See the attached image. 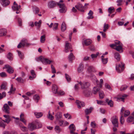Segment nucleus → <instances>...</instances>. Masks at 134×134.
Segmentation results:
<instances>
[{"mask_svg":"<svg viewBox=\"0 0 134 134\" xmlns=\"http://www.w3.org/2000/svg\"><path fill=\"white\" fill-rule=\"evenodd\" d=\"M104 55H102L101 56V60L102 63L104 64H107L108 62V58H104Z\"/></svg>","mask_w":134,"mask_h":134,"instance_id":"33","label":"nucleus"},{"mask_svg":"<svg viewBox=\"0 0 134 134\" xmlns=\"http://www.w3.org/2000/svg\"><path fill=\"white\" fill-rule=\"evenodd\" d=\"M65 78L69 82L71 80V78L70 76L67 74H65Z\"/></svg>","mask_w":134,"mask_h":134,"instance_id":"62","label":"nucleus"},{"mask_svg":"<svg viewBox=\"0 0 134 134\" xmlns=\"http://www.w3.org/2000/svg\"><path fill=\"white\" fill-rule=\"evenodd\" d=\"M48 118L49 119L51 120H52L54 119V117L51 114L50 111H49L48 112V115L47 116Z\"/></svg>","mask_w":134,"mask_h":134,"instance_id":"40","label":"nucleus"},{"mask_svg":"<svg viewBox=\"0 0 134 134\" xmlns=\"http://www.w3.org/2000/svg\"><path fill=\"white\" fill-rule=\"evenodd\" d=\"M54 61L53 60H50L49 59L43 57V60L42 61V63L46 64H49L51 63H53Z\"/></svg>","mask_w":134,"mask_h":134,"instance_id":"14","label":"nucleus"},{"mask_svg":"<svg viewBox=\"0 0 134 134\" xmlns=\"http://www.w3.org/2000/svg\"><path fill=\"white\" fill-rule=\"evenodd\" d=\"M32 44L28 43L27 39L25 38H23L21 40V42L19 43L17 46L18 48H21V47H24L25 46H29L32 45Z\"/></svg>","mask_w":134,"mask_h":134,"instance_id":"1","label":"nucleus"},{"mask_svg":"<svg viewBox=\"0 0 134 134\" xmlns=\"http://www.w3.org/2000/svg\"><path fill=\"white\" fill-rule=\"evenodd\" d=\"M20 129L23 131L26 132L27 130V128L22 125H20Z\"/></svg>","mask_w":134,"mask_h":134,"instance_id":"48","label":"nucleus"},{"mask_svg":"<svg viewBox=\"0 0 134 134\" xmlns=\"http://www.w3.org/2000/svg\"><path fill=\"white\" fill-rule=\"evenodd\" d=\"M69 128L70 130V133H74V132L76 128L73 124H71L69 126Z\"/></svg>","mask_w":134,"mask_h":134,"instance_id":"15","label":"nucleus"},{"mask_svg":"<svg viewBox=\"0 0 134 134\" xmlns=\"http://www.w3.org/2000/svg\"><path fill=\"white\" fill-rule=\"evenodd\" d=\"M71 48L70 44L67 41L66 42L65 46V52L66 53H67L70 51V52H72V50L71 49Z\"/></svg>","mask_w":134,"mask_h":134,"instance_id":"8","label":"nucleus"},{"mask_svg":"<svg viewBox=\"0 0 134 134\" xmlns=\"http://www.w3.org/2000/svg\"><path fill=\"white\" fill-rule=\"evenodd\" d=\"M83 94L86 97H89L91 94L90 90L89 88L84 90L83 91Z\"/></svg>","mask_w":134,"mask_h":134,"instance_id":"10","label":"nucleus"},{"mask_svg":"<svg viewBox=\"0 0 134 134\" xmlns=\"http://www.w3.org/2000/svg\"><path fill=\"white\" fill-rule=\"evenodd\" d=\"M134 120L133 117L131 116H130L127 119V121L128 123L131 122Z\"/></svg>","mask_w":134,"mask_h":134,"instance_id":"42","label":"nucleus"},{"mask_svg":"<svg viewBox=\"0 0 134 134\" xmlns=\"http://www.w3.org/2000/svg\"><path fill=\"white\" fill-rule=\"evenodd\" d=\"M30 72L31 75L32 76V77L31 76H29V79L30 80H33L36 77V75L34 71L33 70H31Z\"/></svg>","mask_w":134,"mask_h":134,"instance_id":"19","label":"nucleus"},{"mask_svg":"<svg viewBox=\"0 0 134 134\" xmlns=\"http://www.w3.org/2000/svg\"><path fill=\"white\" fill-rule=\"evenodd\" d=\"M61 29L62 31H64L66 29V25L64 22H63L62 24Z\"/></svg>","mask_w":134,"mask_h":134,"instance_id":"38","label":"nucleus"},{"mask_svg":"<svg viewBox=\"0 0 134 134\" xmlns=\"http://www.w3.org/2000/svg\"><path fill=\"white\" fill-rule=\"evenodd\" d=\"M120 42V41H119L116 40L115 41L114 43L111 44L110 45V47L111 48H113L114 47H116L117 44H118Z\"/></svg>","mask_w":134,"mask_h":134,"instance_id":"41","label":"nucleus"},{"mask_svg":"<svg viewBox=\"0 0 134 134\" xmlns=\"http://www.w3.org/2000/svg\"><path fill=\"white\" fill-rule=\"evenodd\" d=\"M120 121L121 124H123L124 123V119L122 115V114L120 118Z\"/></svg>","mask_w":134,"mask_h":134,"instance_id":"60","label":"nucleus"},{"mask_svg":"<svg viewBox=\"0 0 134 134\" xmlns=\"http://www.w3.org/2000/svg\"><path fill=\"white\" fill-rule=\"evenodd\" d=\"M51 68L52 69V72L53 73H56V71L55 68L53 65H51Z\"/></svg>","mask_w":134,"mask_h":134,"instance_id":"61","label":"nucleus"},{"mask_svg":"<svg viewBox=\"0 0 134 134\" xmlns=\"http://www.w3.org/2000/svg\"><path fill=\"white\" fill-rule=\"evenodd\" d=\"M0 76L2 77H6L7 75L5 72H2L0 73Z\"/></svg>","mask_w":134,"mask_h":134,"instance_id":"58","label":"nucleus"},{"mask_svg":"<svg viewBox=\"0 0 134 134\" xmlns=\"http://www.w3.org/2000/svg\"><path fill=\"white\" fill-rule=\"evenodd\" d=\"M0 3L3 7L8 5L10 4V1L8 0H0Z\"/></svg>","mask_w":134,"mask_h":134,"instance_id":"13","label":"nucleus"},{"mask_svg":"<svg viewBox=\"0 0 134 134\" xmlns=\"http://www.w3.org/2000/svg\"><path fill=\"white\" fill-rule=\"evenodd\" d=\"M54 129L56 132L58 133H59L62 130L60 128L59 126L58 125L55 126Z\"/></svg>","mask_w":134,"mask_h":134,"instance_id":"35","label":"nucleus"},{"mask_svg":"<svg viewBox=\"0 0 134 134\" xmlns=\"http://www.w3.org/2000/svg\"><path fill=\"white\" fill-rule=\"evenodd\" d=\"M84 69V65L82 63L79 64V66L77 69V71L79 73L82 72Z\"/></svg>","mask_w":134,"mask_h":134,"instance_id":"18","label":"nucleus"},{"mask_svg":"<svg viewBox=\"0 0 134 134\" xmlns=\"http://www.w3.org/2000/svg\"><path fill=\"white\" fill-rule=\"evenodd\" d=\"M114 56L115 58L117 60V61H119L120 60V54L119 53L117 52L115 53L114 54Z\"/></svg>","mask_w":134,"mask_h":134,"instance_id":"31","label":"nucleus"},{"mask_svg":"<svg viewBox=\"0 0 134 134\" xmlns=\"http://www.w3.org/2000/svg\"><path fill=\"white\" fill-rule=\"evenodd\" d=\"M16 90L15 88H13V85L12 84L11 85V88L10 89V91L8 92V93L10 92L12 93L13 92L15 91Z\"/></svg>","mask_w":134,"mask_h":134,"instance_id":"55","label":"nucleus"},{"mask_svg":"<svg viewBox=\"0 0 134 134\" xmlns=\"http://www.w3.org/2000/svg\"><path fill=\"white\" fill-rule=\"evenodd\" d=\"M4 68L7 69V72L9 74H11L14 72V70L9 65H5Z\"/></svg>","mask_w":134,"mask_h":134,"instance_id":"11","label":"nucleus"},{"mask_svg":"<svg viewBox=\"0 0 134 134\" xmlns=\"http://www.w3.org/2000/svg\"><path fill=\"white\" fill-rule=\"evenodd\" d=\"M99 88L97 87H94L93 88L92 91V93L94 94H97L98 92L100 91Z\"/></svg>","mask_w":134,"mask_h":134,"instance_id":"27","label":"nucleus"},{"mask_svg":"<svg viewBox=\"0 0 134 134\" xmlns=\"http://www.w3.org/2000/svg\"><path fill=\"white\" fill-rule=\"evenodd\" d=\"M33 98L35 100H36L37 102H38V100L39 99V97L38 95L36 94L33 96Z\"/></svg>","mask_w":134,"mask_h":134,"instance_id":"63","label":"nucleus"},{"mask_svg":"<svg viewBox=\"0 0 134 134\" xmlns=\"http://www.w3.org/2000/svg\"><path fill=\"white\" fill-rule=\"evenodd\" d=\"M34 114L36 118H41L43 115V113L41 112H35Z\"/></svg>","mask_w":134,"mask_h":134,"instance_id":"30","label":"nucleus"},{"mask_svg":"<svg viewBox=\"0 0 134 134\" xmlns=\"http://www.w3.org/2000/svg\"><path fill=\"white\" fill-rule=\"evenodd\" d=\"M58 25V23H55L54 24L53 28V30H55L57 29Z\"/></svg>","mask_w":134,"mask_h":134,"instance_id":"54","label":"nucleus"},{"mask_svg":"<svg viewBox=\"0 0 134 134\" xmlns=\"http://www.w3.org/2000/svg\"><path fill=\"white\" fill-rule=\"evenodd\" d=\"M108 100L107 99L106 100V101L108 103V104L111 107L113 106V102L111 100H110L108 102Z\"/></svg>","mask_w":134,"mask_h":134,"instance_id":"43","label":"nucleus"},{"mask_svg":"<svg viewBox=\"0 0 134 134\" xmlns=\"http://www.w3.org/2000/svg\"><path fill=\"white\" fill-rule=\"evenodd\" d=\"M33 11L35 14H37L39 12V9L38 7H36L34 8Z\"/></svg>","mask_w":134,"mask_h":134,"instance_id":"53","label":"nucleus"},{"mask_svg":"<svg viewBox=\"0 0 134 134\" xmlns=\"http://www.w3.org/2000/svg\"><path fill=\"white\" fill-rule=\"evenodd\" d=\"M114 8L113 7H111L108 8V12L110 14L113 11H114Z\"/></svg>","mask_w":134,"mask_h":134,"instance_id":"56","label":"nucleus"},{"mask_svg":"<svg viewBox=\"0 0 134 134\" xmlns=\"http://www.w3.org/2000/svg\"><path fill=\"white\" fill-rule=\"evenodd\" d=\"M130 114V111L128 110L125 111L124 113V116L125 117H127Z\"/></svg>","mask_w":134,"mask_h":134,"instance_id":"64","label":"nucleus"},{"mask_svg":"<svg viewBox=\"0 0 134 134\" xmlns=\"http://www.w3.org/2000/svg\"><path fill=\"white\" fill-rule=\"evenodd\" d=\"M68 58L69 60L70 61H71L75 59L74 56L72 53H71L69 55Z\"/></svg>","mask_w":134,"mask_h":134,"instance_id":"36","label":"nucleus"},{"mask_svg":"<svg viewBox=\"0 0 134 134\" xmlns=\"http://www.w3.org/2000/svg\"><path fill=\"white\" fill-rule=\"evenodd\" d=\"M7 33V30L4 29H2L0 30V36H5Z\"/></svg>","mask_w":134,"mask_h":134,"instance_id":"22","label":"nucleus"},{"mask_svg":"<svg viewBox=\"0 0 134 134\" xmlns=\"http://www.w3.org/2000/svg\"><path fill=\"white\" fill-rule=\"evenodd\" d=\"M84 43L86 46H88L91 43V41L89 39H87L84 41Z\"/></svg>","mask_w":134,"mask_h":134,"instance_id":"37","label":"nucleus"},{"mask_svg":"<svg viewBox=\"0 0 134 134\" xmlns=\"http://www.w3.org/2000/svg\"><path fill=\"white\" fill-rule=\"evenodd\" d=\"M95 71L94 68L92 66H89L87 69V71L89 73H91Z\"/></svg>","mask_w":134,"mask_h":134,"instance_id":"25","label":"nucleus"},{"mask_svg":"<svg viewBox=\"0 0 134 134\" xmlns=\"http://www.w3.org/2000/svg\"><path fill=\"white\" fill-rule=\"evenodd\" d=\"M127 96V95L124 94L122 95V97L119 98H117L118 101H120V100L121 99L122 101H123V102H124V99Z\"/></svg>","mask_w":134,"mask_h":134,"instance_id":"39","label":"nucleus"},{"mask_svg":"<svg viewBox=\"0 0 134 134\" xmlns=\"http://www.w3.org/2000/svg\"><path fill=\"white\" fill-rule=\"evenodd\" d=\"M45 40V36L43 35L41 36L40 38V42L41 43H44Z\"/></svg>","mask_w":134,"mask_h":134,"instance_id":"49","label":"nucleus"},{"mask_svg":"<svg viewBox=\"0 0 134 134\" xmlns=\"http://www.w3.org/2000/svg\"><path fill=\"white\" fill-rule=\"evenodd\" d=\"M58 3L53 1H50L48 3V7L50 8H53L57 5Z\"/></svg>","mask_w":134,"mask_h":134,"instance_id":"6","label":"nucleus"},{"mask_svg":"<svg viewBox=\"0 0 134 134\" xmlns=\"http://www.w3.org/2000/svg\"><path fill=\"white\" fill-rule=\"evenodd\" d=\"M57 5L60 8L59 10V12L61 13H65L67 10V8L65 4L63 3H57Z\"/></svg>","mask_w":134,"mask_h":134,"instance_id":"2","label":"nucleus"},{"mask_svg":"<svg viewBox=\"0 0 134 134\" xmlns=\"http://www.w3.org/2000/svg\"><path fill=\"white\" fill-rule=\"evenodd\" d=\"M16 80L19 83H23L24 80L21 77H18Z\"/></svg>","mask_w":134,"mask_h":134,"instance_id":"50","label":"nucleus"},{"mask_svg":"<svg viewBox=\"0 0 134 134\" xmlns=\"http://www.w3.org/2000/svg\"><path fill=\"white\" fill-rule=\"evenodd\" d=\"M80 85L81 86V88L84 90L88 89V88L90 86V83L88 82H79Z\"/></svg>","mask_w":134,"mask_h":134,"instance_id":"5","label":"nucleus"},{"mask_svg":"<svg viewBox=\"0 0 134 134\" xmlns=\"http://www.w3.org/2000/svg\"><path fill=\"white\" fill-rule=\"evenodd\" d=\"M110 120L114 127H118V118L115 115L112 116Z\"/></svg>","mask_w":134,"mask_h":134,"instance_id":"3","label":"nucleus"},{"mask_svg":"<svg viewBox=\"0 0 134 134\" xmlns=\"http://www.w3.org/2000/svg\"><path fill=\"white\" fill-rule=\"evenodd\" d=\"M24 114L23 113H21L20 115V120L23 122L25 125H26V120L24 118Z\"/></svg>","mask_w":134,"mask_h":134,"instance_id":"29","label":"nucleus"},{"mask_svg":"<svg viewBox=\"0 0 134 134\" xmlns=\"http://www.w3.org/2000/svg\"><path fill=\"white\" fill-rule=\"evenodd\" d=\"M76 8L82 12H84V10L86 9V8L83 6L82 4L79 3L75 6Z\"/></svg>","mask_w":134,"mask_h":134,"instance_id":"9","label":"nucleus"},{"mask_svg":"<svg viewBox=\"0 0 134 134\" xmlns=\"http://www.w3.org/2000/svg\"><path fill=\"white\" fill-rule=\"evenodd\" d=\"M99 98L100 99H102L105 96V94L103 91L100 90L99 91Z\"/></svg>","mask_w":134,"mask_h":134,"instance_id":"32","label":"nucleus"},{"mask_svg":"<svg viewBox=\"0 0 134 134\" xmlns=\"http://www.w3.org/2000/svg\"><path fill=\"white\" fill-rule=\"evenodd\" d=\"M6 94L5 92H3L2 93H0V100L5 97Z\"/></svg>","mask_w":134,"mask_h":134,"instance_id":"47","label":"nucleus"},{"mask_svg":"<svg viewBox=\"0 0 134 134\" xmlns=\"http://www.w3.org/2000/svg\"><path fill=\"white\" fill-rule=\"evenodd\" d=\"M3 116L5 119V120H3V121L4 122L8 124L11 120L10 116L8 115H4Z\"/></svg>","mask_w":134,"mask_h":134,"instance_id":"17","label":"nucleus"},{"mask_svg":"<svg viewBox=\"0 0 134 134\" xmlns=\"http://www.w3.org/2000/svg\"><path fill=\"white\" fill-rule=\"evenodd\" d=\"M76 103L77 105V107L78 108L80 109L81 107H84L85 105V103L82 102H80L78 100H76Z\"/></svg>","mask_w":134,"mask_h":134,"instance_id":"12","label":"nucleus"},{"mask_svg":"<svg viewBox=\"0 0 134 134\" xmlns=\"http://www.w3.org/2000/svg\"><path fill=\"white\" fill-rule=\"evenodd\" d=\"M43 57L42 56H40L39 57L36 58V61L37 62H39L40 61L42 63V61L43 60Z\"/></svg>","mask_w":134,"mask_h":134,"instance_id":"59","label":"nucleus"},{"mask_svg":"<svg viewBox=\"0 0 134 134\" xmlns=\"http://www.w3.org/2000/svg\"><path fill=\"white\" fill-rule=\"evenodd\" d=\"M93 11L91 10H90L88 13L89 16L87 17V18L88 19H93L94 18L93 15Z\"/></svg>","mask_w":134,"mask_h":134,"instance_id":"24","label":"nucleus"},{"mask_svg":"<svg viewBox=\"0 0 134 134\" xmlns=\"http://www.w3.org/2000/svg\"><path fill=\"white\" fill-rule=\"evenodd\" d=\"M58 87L57 85H53L52 87V90L53 93L54 94L57 93L58 92Z\"/></svg>","mask_w":134,"mask_h":134,"instance_id":"23","label":"nucleus"},{"mask_svg":"<svg viewBox=\"0 0 134 134\" xmlns=\"http://www.w3.org/2000/svg\"><path fill=\"white\" fill-rule=\"evenodd\" d=\"M93 108L92 107H90L89 109L87 108L85 110V113L86 115L88 114L91 113L93 110Z\"/></svg>","mask_w":134,"mask_h":134,"instance_id":"26","label":"nucleus"},{"mask_svg":"<svg viewBox=\"0 0 134 134\" xmlns=\"http://www.w3.org/2000/svg\"><path fill=\"white\" fill-rule=\"evenodd\" d=\"M109 25L108 24H106L105 23L104 24V29L103 31L104 32H105L107 29H108L109 28Z\"/></svg>","mask_w":134,"mask_h":134,"instance_id":"51","label":"nucleus"},{"mask_svg":"<svg viewBox=\"0 0 134 134\" xmlns=\"http://www.w3.org/2000/svg\"><path fill=\"white\" fill-rule=\"evenodd\" d=\"M123 44L120 42L118 44H117L116 46L115 49L117 51H120L122 50L123 47Z\"/></svg>","mask_w":134,"mask_h":134,"instance_id":"16","label":"nucleus"},{"mask_svg":"<svg viewBox=\"0 0 134 134\" xmlns=\"http://www.w3.org/2000/svg\"><path fill=\"white\" fill-rule=\"evenodd\" d=\"M125 64L121 62L120 64H116V69L119 73L122 72L124 69Z\"/></svg>","mask_w":134,"mask_h":134,"instance_id":"4","label":"nucleus"},{"mask_svg":"<svg viewBox=\"0 0 134 134\" xmlns=\"http://www.w3.org/2000/svg\"><path fill=\"white\" fill-rule=\"evenodd\" d=\"M127 87V86L126 85L122 86L120 88V90L123 91L126 90Z\"/></svg>","mask_w":134,"mask_h":134,"instance_id":"57","label":"nucleus"},{"mask_svg":"<svg viewBox=\"0 0 134 134\" xmlns=\"http://www.w3.org/2000/svg\"><path fill=\"white\" fill-rule=\"evenodd\" d=\"M3 111L7 114L10 113V108L7 104H5L2 108Z\"/></svg>","mask_w":134,"mask_h":134,"instance_id":"7","label":"nucleus"},{"mask_svg":"<svg viewBox=\"0 0 134 134\" xmlns=\"http://www.w3.org/2000/svg\"><path fill=\"white\" fill-rule=\"evenodd\" d=\"M41 23L42 21L41 20H39L38 22L36 21L35 22V24L37 26V29H39L40 28Z\"/></svg>","mask_w":134,"mask_h":134,"instance_id":"28","label":"nucleus"},{"mask_svg":"<svg viewBox=\"0 0 134 134\" xmlns=\"http://www.w3.org/2000/svg\"><path fill=\"white\" fill-rule=\"evenodd\" d=\"M20 8V6H18V5H13L12 7V9L14 11L18 10Z\"/></svg>","mask_w":134,"mask_h":134,"instance_id":"34","label":"nucleus"},{"mask_svg":"<svg viewBox=\"0 0 134 134\" xmlns=\"http://www.w3.org/2000/svg\"><path fill=\"white\" fill-rule=\"evenodd\" d=\"M62 116V113L60 112H58L55 115V118L57 120H59Z\"/></svg>","mask_w":134,"mask_h":134,"instance_id":"21","label":"nucleus"},{"mask_svg":"<svg viewBox=\"0 0 134 134\" xmlns=\"http://www.w3.org/2000/svg\"><path fill=\"white\" fill-rule=\"evenodd\" d=\"M36 93V91L35 90L31 91L30 92H27L26 94L28 96H30Z\"/></svg>","mask_w":134,"mask_h":134,"instance_id":"44","label":"nucleus"},{"mask_svg":"<svg viewBox=\"0 0 134 134\" xmlns=\"http://www.w3.org/2000/svg\"><path fill=\"white\" fill-rule=\"evenodd\" d=\"M7 57L9 60H13V57L12 55L10 52L8 53L7 55Z\"/></svg>","mask_w":134,"mask_h":134,"instance_id":"46","label":"nucleus"},{"mask_svg":"<svg viewBox=\"0 0 134 134\" xmlns=\"http://www.w3.org/2000/svg\"><path fill=\"white\" fill-rule=\"evenodd\" d=\"M28 128L30 130L32 131L36 129V127L34 124L32 123L28 125Z\"/></svg>","mask_w":134,"mask_h":134,"instance_id":"20","label":"nucleus"},{"mask_svg":"<svg viewBox=\"0 0 134 134\" xmlns=\"http://www.w3.org/2000/svg\"><path fill=\"white\" fill-rule=\"evenodd\" d=\"M18 55L19 57L21 59H23L24 58V54H23L21 53V52L19 51H17Z\"/></svg>","mask_w":134,"mask_h":134,"instance_id":"52","label":"nucleus"},{"mask_svg":"<svg viewBox=\"0 0 134 134\" xmlns=\"http://www.w3.org/2000/svg\"><path fill=\"white\" fill-rule=\"evenodd\" d=\"M4 134H17L16 132L15 131H12L11 132L4 131L3 132Z\"/></svg>","mask_w":134,"mask_h":134,"instance_id":"45","label":"nucleus"}]
</instances>
